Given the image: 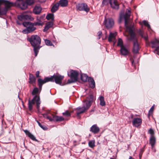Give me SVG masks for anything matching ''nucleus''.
<instances>
[{"label": "nucleus", "mask_w": 159, "mask_h": 159, "mask_svg": "<svg viewBox=\"0 0 159 159\" xmlns=\"http://www.w3.org/2000/svg\"><path fill=\"white\" fill-rule=\"evenodd\" d=\"M62 115L66 117H70L71 116V114L69 112V111L66 110L65 112L62 113Z\"/></svg>", "instance_id": "42"}, {"label": "nucleus", "mask_w": 159, "mask_h": 159, "mask_svg": "<svg viewBox=\"0 0 159 159\" xmlns=\"http://www.w3.org/2000/svg\"><path fill=\"white\" fill-rule=\"evenodd\" d=\"M149 144L152 148H153L156 143V139L154 136H151L149 139Z\"/></svg>", "instance_id": "17"}, {"label": "nucleus", "mask_w": 159, "mask_h": 159, "mask_svg": "<svg viewBox=\"0 0 159 159\" xmlns=\"http://www.w3.org/2000/svg\"><path fill=\"white\" fill-rule=\"evenodd\" d=\"M152 48H155V51L159 52V40L155 39L151 42Z\"/></svg>", "instance_id": "12"}, {"label": "nucleus", "mask_w": 159, "mask_h": 159, "mask_svg": "<svg viewBox=\"0 0 159 159\" xmlns=\"http://www.w3.org/2000/svg\"><path fill=\"white\" fill-rule=\"evenodd\" d=\"M120 54L124 56L127 55L129 53L128 48L125 45L120 48Z\"/></svg>", "instance_id": "13"}, {"label": "nucleus", "mask_w": 159, "mask_h": 159, "mask_svg": "<svg viewBox=\"0 0 159 159\" xmlns=\"http://www.w3.org/2000/svg\"><path fill=\"white\" fill-rule=\"evenodd\" d=\"M142 154H141V153H139V157L140 158L141 157V155H142Z\"/></svg>", "instance_id": "59"}, {"label": "nucleus", "mask_w": 159, "mask_h": 159, "mask_svg": "<svg viewBox=\"0 0 159 159\" xmlns=\"http://www.w3.org/2000/svg\"><path fill=\"white\" fill-rule=\"evenodd\" d=\"M77 10L80 11H84L88 12L89 11V8L87 5L84 3H78L76 5Z\"/></svg>", "instance_id": "6"}, {"label": "nucleus", "mask_w": 159, "mask_h": 159, "mask_svg": "<svg viewBox=\"0 0 159 159\" xmlns=\"http://www.w3.org/2000/svg\"><path fill=\"white\" fill-rule=\"evenodd\" d=\"M130 60L131 61V62L132 64V65H133V63H134V61L133 59L132 58H130Z\"/></svg>", "instance_id": "56"}, {"label": "nucleus", "mask_w": 159, "mask_h": 159, "mask_svg": "<svg viewBox=\"0 0 159 159\" xmlns=\"http://www.w3.org/2000/svg\"><path fill=\"white\" fill-rule=\"evenodd\" d=\"M59 6H60L62 7H66L68 5V1L67 0H60L59 2Z\"/></svg>", "instance_id": "28"}, {"label": "nucleus", "mask_w": 159, "mask_h": 159, "mask_svg": "<svg viewBox=\"0 0 159 159\" xmlns=\"http://www.w3.org/2000/svg\"><path fill=\"white\" fill-rule=\"evenodd\" d=\"M129 159H134L133 157L131 156H130L129 158Z\"/></svg>", "instance_id": "58"}, {"label": "nucleus", "mask_w": 159, "mask_h": 159, "mask_svg": "<svg viewBox=\"0 0 159 159\" xmlns=\"http://www.w3.org/2000/svg\"><path fill=\"white\" fill-rule=\"evenodd\" d=\"M32 13V12L30 11H27L26 12H25V13H24L25 20H29L31 21H32L34 20V18H33L30 15L25 14V13Z\"/></svg>", "instance_id": "24"}, {"label": "nucleus", "mask_w": 159, "mask_h": 159, "mask_svg": "<svg viewBox=\"0 0 159 159\" xmlns=\"http://www.w3.org/2000/svg\"><path fill=\"white\" fill-rule=\"evenodd\" d=\"M110 159H114V158H110Z\"/></svg>", "instance_id": "62"}, {"label": "nucleus", "mask_w": 159, "mask_h": 159, "mask_svg": "<svg viewBox=\"0 0 159 159\" xmlns=\"http://www.w3.org/2000/svg\"><path fill=\"white\" fill-rule=\"evenodd\" d=\"M53 118H54V121L55 122H61L65 120V119L61 116L54 115Z\"/></svg>", "instance_id": "29"}, {"label": "nucleus", "mask_w": 159, "mask_h": 159, "mask_svg": "<svg viewBox=\"0 0 159 159\" xmlns=\"http://www.w3.org/2000/svg\"><path fill=\"white\" fill-rule=\"evenodd\" d=\"M53 82H55L57 84L61 85L62 81L64 78V76L59 74L56 75L54 74L53 75Z\"/></svg>", "instance_id": "8"}, {"label": "nucleus", "mask_w": 159, "mask_h": 159, "mask_svg": "<svg viewBox=\"0 0 159 159\" xmlns=\"http://www.w3.org/2000/svg\"><path fill=\"white\" fill-rule=\"evenodd\" d=\"M38 85L39 86V88L40 90V92L42 89L43 85L45 83L44 82V80H43L42 79L40 78L39 79H38Z\"/></svg>", "instance_id": "27"}, {"label": "nucleus", "mask_w": 159, "mask_h": 159, "mask_svg": "<svg viewBox=\"0 0 159 159\" xmlns=\"http://www.w3.org/2000/svg\"><path fill=\"white\" fill-rule=\"evenodd\" d=\"M148 132L150 134H151V136H154V130L152 128H150L149 129Z\"/></svg>", "instance_id": "48"}, {"label": "nucleus", "mask_w": 159, "mask_h": 159, "mask_svg": "<svg viewBox=\"0 0 159 159\" xmlns=\"http://www.w3.org/2000/svg\"><path fill=\"white\" fill-rule=\"evenodd\" d=\"M144 39L146 40V41H147L148 40V36H143V37H142Z\"/></svg>", "instance_id": "54"}, {"label": "nucleus", "mask_w": 159, "mask_h": 159, "mask_svg": "<svg viewBox=\"0 0 159 159\" xmlns=\"http://www.w3.org/2000/svg\"><path fill=\"white\" fill-rule=\"evenodd\" d=\"M5 0H0V5L4 4Z\"/></svg>", "instance_id": "53"}, {"label": "nucleus", "mask_w": 159, "mask_h": 159, "mask_svg": "<svg viewBox=\"0 0 159 159\" xmlns=\"http://www.w3.org/2000/svg\"><path fill=\"white\" fill-rule=\"evenodd\" d=\"M117 33L115 32L114 33L110 32V34L108 38V40L109 42H111L113 41V40L115 39V37L117 35Z\"/></svg>", "instance_id": "20"}, {"label": "nucleus", "mask_w": 159, "mask_h": 159, "mask_svg": "<svg viewBox=\"0 0 159 159\" xmlns=\"http://www.w3.org/2000/svg\"><path fill=\"white\" fill-rule=\"evenodd\" d=\"M53 25V22L49 21L46 23L44 28L43 30L44 32H46L50 28L52 27Z\"/></svg>", "instance_id": "15"}, {"label": "nucleus", "mask_w": 159, "mask_h": 159, "mask_svg": "<svg viewBox=\"0 0 159 159\" xmlns=\"http://www.w3.org/2000/svg\"><path fill=\"white\" fill-rule=\"evenodd\" d=\"M51 116L50 115H48L46 114H43V116L44 117L49 120L50 121H54V118L53 117L54 116V115L51 114Z\"/></svg>", "instance_id": "25"}, {"label": "nucleus", "mask_w": 159, "mask_h": 159, "mask_svg": "<svg viewBox=\"0 0 159 159\" xmlns=\"http://www.w3.org/2000/svg\"><path fill=\"white\" fill-rule=\"evenodd\" d=\"M127 11H126L125 15H123L122 14H120L119 22L120 23L123 18H124L125 26L127 30L129 31L130 35L129 39L130 40H133L134 41L137 39L135 38V34L133 30V27L128 26L129 22V20L130 18L131 12L130 10L127 9Z\"/></svg>", "instance_id": "1"}, {"label": "nucleus", "mask_w": 159, "mask_h": 159, "mask_svg": "<svg viewBox=\"0 0 159 159\" xmlns=\"http://www.w3.org/2000/svg\"><path fill=\"white\" fill-rule=\"evenodd\" d=\"M90 107V105L88 103L87 105L84 104L82 107H78L76 108L77 110L76 114L77 116L82 113H84L86 110H88Z\"/></svg>", "instance_id": "7"}, {"label": "nucleus", "mask_w": 159, "mask_h": 159, "mask_svg": "<svg viewBox=\"0 0 159 159\" xmlns=\"http://www.w3.org/2000/svg\"><path fill=\"white\" fill-rule=\"evenodd\" d=\"M59 7V3H56L52 6L51 9V11L53 13L55 12L58 9Z\"/></svg>", "instance_id": "30"}, {"label": "nucleus", "mask_w": 159, "mask_h": 159, "mask_svg": "<svg viewBox=\"0 0 159 159\" xmlns=\"http://www.w3.org/2000/svg\"><path fill=\"white\" fill-rule=\"evenodd\" d=\"M139 33L141 36L142 37H143V33L142 31L141 30H140L139 31Z\"/></svg>", "instance_id": "52"}, {"label": "nucleus", "mask_w": 159, "mask_h": 159, "mask_svg": "<svg viewBox=\"0 0 159 159\" xmlns=\"http://www.w3.org/2000/svg\"><path fill=\"white\" fill-rule=\"evenodd\" d=\"M139 45L137 40L133 41V52L134 53L136 54L139 52Z\"/></svg>", "instance_id": "11"}, {"label": "nucleus", "mask_w": 159, "mask_h": 159, "mask_svg": "<svg viewBox=\"0 0 159 159\" xmlns=\"http://www.w3.org/2000/svg\"><path fill=\"white\" fill-rule=\"evenodd\" d=\"M70 75L68 74V75L70 78V79H69L67 82V84H69L76 82L78 79L79 75L78 72L75 70H71L70 71Z\"/></svg>", "instance_id": "5"}, {"label": "nucleus", "mask_w": 159, "mask_h": 159, "mask_svg": "<svg viewBox=\"0 0 159 159\" xmlns=\"http://www.w3.org/2000/svg\"><path fill=\"white\" fill-rule=\"evenodd\" d=\"M88 82H89L90 87L91 88L93 89L95 87V82L93 78L89 77L88 78Z\"/></svg>", "instance_id": "18"}, {"label": "nucleus", "mask_w": 159, "mask_h": 159, "mask_svg": "<svg viewBox=\"0 0 159 159\" xmlns=\"http://www.w3.org/2000/svg\"><path fill=\"white\" fill-rule=\"evenodd\" d=\"M35 102L37 107L38 109L40 103L39 96L35 95L31 100H29L28 108L30 111L32 109L33 105L34 104Z\"/></svg>", "instance_id": "4"}, {"label": "nucleus", "mask_w": 159, "mask_h": 159, "mask_svg": "<svg viewBox=\"0 0 159 159\" xmlns=\"http://www.w3.org/2000/svg\"><path fill=\"white\" fill-rule=\"evenodd\" d=\"M44 42L45 44L48 46H52L54 47V45L52 43V42L49 40L48 39H45Z\"/></svg>", "instance_id": "38"}, {"label": "nucleus", "mask_w": 159, "mask_h": 159, "mask_svg": "<svg viewBox=\"0 0 159 159\" xmlns=\"http://www.w3.org/2000/svg\"><path fill=\"white\" fill-rule=\"evenodd\" d=\"M103 23L107 29L111 28L114 25V22L111 18L105 19Z\"/></svg>", "instance_id": "9"}, {"label": "nucleus", "mask_w": 159, "mask_h": 159, "mask_svg": "<svg viewBox=\"0 0 159 159\" xmlns=\"http://www.w3.org/2000/svg\"><path fill=\"white\" fill-rule=\"evenodd\" d=\"M139 23L140 24V25H141L142 24V23L141 22H139Z\"/></svg>", "instance_id": "61"}, {"label": "nucleus", "mask_w": 159, "mask_h": 159, "mask_svg": "<svg viewBox=\"0 0 159 159\" xmlns=\"http://www.w3.org/2000/svg\"><path fill=\"white\" fill-rule=\"evenodd\" d=\"M112 0H103L102 2V4L103 5H108L109 3L110 4L111 1Z\"/></svg>", "instance_id": "45"}, {"label": "nucleus", "mask_w": 159, "mask_h": 159, "mask_svg": "<svg viewBox=\"0 0 159 159\" xmlns=\"http://www.w3.org/2000/svg\"><path fill=\"white\" fill-rule=\"evenodd\" d=\"M29 83L30 84H33L35 82L36 78L34 75L31 74H29Z\"/></svg>", "instance_id": "22"}, {"label": "nucleus", "mask_w": 159, "mask_h": 159, "mask_svg": "<svg viewBox=\"0 0 159 159\" xmlns=\"http://www.w3.org/2000/svg\"><path fill=\"white\" fill-rule=\"evenodd\" d=\"M117 45L118 46L120 47V48H121V47H122V46H125L123 44V42L121 39L119 38L118 39L117 43Z\"/></svg>", "instance_id": "40"}, {"label": "nucleus", "mask_w": 159, "mask_h": 159, "mask_svg": "<svg viewBox=\"0 0 159 159\" xmlns=\"http://www.w3.org/2000/svg\"><path fill=\"white\" fill-rule=\"evenodd\" d=\"M144 148H142L140 150V153L142 154L143 152L144 151Z\"/></svg>", "instance_id": "55"}, {"label": "nucleus", "mask_w": 159, "mask_h": 159, "mask_svg": "<svg viewBox=\"0 0 159 159\" xmlns=\"http://www.w3.org/2000/svg\"><path fill=\"white\" fill-rule=\"evenodd\" d=\"M87 100H85L84 102H85V105H87L89 103L90 106L91 105V103L93 100V96L92 95H89L87 98Z\"/></svg>", "instance_id": "23"}, {"label": "nucleus", "mask_w": 159, "mask_h": 159, "mask_svg": "<svg viewBox=\"0 0 159 159\" xmlns=\"http://www.w3.org/2000/svg\"><path fill=\"white\" fill-rule=\"evenodd\" d=\"M36 121L38 124V125L39 126H41L42 125L41 124V123L39 121H38V120H36Z\"/></svg>", "instance_id": "57"}, {"label": "nucleus", "mask_w": 159, "mask_h": 159, "mask_svg": "<svg viewBox=\"0 0 159 159\" xmlns=\"http://www.w3.org/2000/svg\"><path fill=\"white\" fill-rule=\"evenodd\" d=\"M39 92V93L40 92L39 89L37 87H35L34 89L32 92V94L33 95H35L37 94Z\"/></svg>", "instance_id": "36"}, {"label": "nucleus", "mask_w": 159, "mask_h": 159, "mask_svg": "<svg viewBox=\"0 0 159 159\" xmlns=\"http://www.w3.org/2000/svg\"><path fill=\"white\" fill-rule=\"evenodd\" d=\"M37 20V21L36 22L34 23L35 26L43 25V23L40 20L38 19Z\"/></svg>", "instance_id": "41"}, {"label": "nucleus", "mask_w": 159, "mask_h": 159, "mask_svg": "<svg viewBox=\"0 0 159 159\" xmlns=\"http://www.w3.org/2000/svg\"><path fill=\"white\" fill-rule=\"evenodd\" d=\"M42 10V8L40 6H36L33 9V12L35 14H39Z\"/></svg>", "instance_id": "19"}, {"label": "nucleus", "mask_w": 159, "mask_h": 159, "mask_svg": "<svg viewBox=\"0 0 159 159\" xmlns=\"http://www.w3.org/2000/svg\"><path fill=\"white\" fill-rule=\"evenodd\" d=\"M39 71H37L36 72V76L37 77H39Z\"/></svg>", "instance_id": "51"}, {"label": "nucleus", "mask_w": 159, "mask_h": 159, "mask_svg": "<svg viewBox=\"0 0 159 159\" xmlns=\"http://www.w3.org/2000/svg\"><path fill=\"white\" fill-rule=\"evenodd\" d=\"M142 123V120L140 118H135L132 121L133 125L136 127H138L140 126Z\"/></svg>", "instance_id": "10"}, {"label": "nucleus", "mask_w": 159, "mask_h": 159, "mask_svg": "<svg viewBox=\"0 0 159 159\" xmlns=\"http://www.w3.org/2000/svg\"><path fill=\"white\" fill-rule=\"evenodd\" d=\"M23 25L26 28L22 32L24 34H27L34 32L36 29L34 23L30 22H24L22 23Z\"/></svg>", "instance_id": "3"}, {"label": "nucleus", "mask_w": 159, "mask_h": 159, "mask_svg": "<svg viewBox=\"0 0 159 159\" xmlns=\"http://www.w3.org/2000/svg\"><path fill=\"white\" fill-rule=\"evenodd\" d=\"M7 10L6 8L1 9L0 8V15H5L6 14Z\"/></svg>", "instance_id": "39"}, {"label": "nucleus", "mask_w": 159, "mask_h": 159, "mask_svg": "<svg viewBox=\"0 0 159 159\" xmlns=\"http://www.w3.org/2000/svg\"><path fill=\"white\" fill-rule=\"evenodd\" d=\"M27 40L29 41L33 47V50L35 53V56L36 57L41 46H40L41 39L38 35H33L30 37L27 38Z\"/></svg>", "instance_id": "2"}, {"label": "nucleus", "mask_w": 159, "mask_h": 159, "mask_svg": "<svg viewBox=\"0 0 159 159\" xmlns=\"http://www.w3.org/2000/svg\"><path fill=\"white\" fill-rule=\"evenodd\" d=\"M90 131L94 134H97L100 130L99 128L97 126V125H94L90 128Z\"/></svg>", "instance_id": "16"}, {"label": "nucleus", "mask_w": 159, "mask_h": 159, "mask_svg": "<svg viewBox=\"0 0 159 159\" xmlns=\"http://www.w3.org/2000/svg\"><path fill=\"white\" fill-rule=\"evenodd\" d=\"M17 18L18 20L21 21L24 20L25 18L24 14L18 16L17 17Z\"/></svg>", "instance_id": "46"}, {"label": "nucleus", "mask_w": 159, "mask_h": 159, "mask_svg": "<svg viewBox=\"0 0 159 159\" xmlns=\"http://www.w3.org/2000/svg\"><path fill=\"white\" fill-rule=\"evenodd\" d=\"M95 142L94 140L89 141L88 143L89 146L91 148H93L95 146Z\"/></svg>", "instance_id": "37"}, {"label": "nucleus", "mask_w": 159, "mask_h": 159, "mask_svg": "<svg viewBox=\"0 0 159 159\" xmlns=\"http://www.w3.org/2000/svg\"><path fill=\"white\" fill-rule=\"evenodd\" d=\"M89 78L88 75L85 74H82L81 75V79L83 82H86L88 81V78Z\"/></svg>", "instance_id": "34"}, {"label": "nucleus", "mask_w": 159, "mask_h": 159, "mask_svg": "<svg viewBox=\"0 0 159 159\" xmlns=\"http://www.w3.org/2000/svg\"><path fill=\"white\" fill-rule=\"evenodd\" d=\"M24 132L25 134L30 137V139L36 141L37 140L35 137L29 131L27 130H24Z\"/></svg>", "instance_id": "26"}, {"label": "nucleus", "mask_w": 159, "mask_h": 159, "mask_svg": "<svg viewBox=\"0 0 159 159\" xmlns=\"http://www.w3.org/2000/svg\"><path fill=\"white\" fill-rule=\"evenodd\" d=\"M99 99L100 102V105L102 106H104L106 105V103L104 100V98L102 96H100Z\"/></svg>", "instance_id": "31"}, {"label": "nucleus", "mask_w": 159, "mask_h": 159, "mask_svg": "<svg viewBox=\"0 0 159 159\" xmlns=\"http://www.w3.org/2000/svg\"><path fill=\"white\" fill-rule=\"evenodd\" d=\"M17 23L18 24H20V23H19L18 22V21H17Z\"/></svg>", "instance_id": "60"}, {"label": "nucleus", "mask_w": 159, "mask_h": 159, "mask_svg": "<svg viewBox=\"0 0 159 159\" xmlns=\"http://www.w3.org/2000/svg\"><path fill=\"white\" fill-rule=\"evenodd\" d=\"M54 78H53V75L51 76L50 77H45L44 79V81L45 83H46L47 82L51 81L53 82V79Z\"/></svg>", "instance_id": "35"}, {"label": "nucleus", "mask_w": 159, "mask_h": 159, "mask_svg": "<svg viewBox=\"0 0 159 159\" xmlns=\"http://www.w3.org/2000/svg\"><path fill=\"white\" fill-rule=\"evenodd\" d=\"M4 4L6 8H9L13 6V3L11 2H10L8 1L5 0Z\"/></svg>", "instance_id": "32"}, {"label": "nucleus", "mask_w": 159, "mask_h": 159, "mask_svg": "<svg viewBox=\"0 0 159 159\" xmlns=\"http://www.w3.org/2000/svg\"><path fill=\"white\" fill-rule=\"evenodd\" d=\"M98 39H99L102 36V32L101 31H99L98 33Z\"/></svg>", "instance_id": "49"}, {"label": "nucleus", "mask_w": 159, "mask_h": 159, "mask_svg": "<svg viewBox=\"0 0 159 159\" xmlns=\"http://www.w3.org/2000/svg\"><path fill=\"white\" fill-rule=\"evenodd\" d=\"M110 5L114 9L118 10L119 8V4L116 0H112L110 2Z\"/></svg>", "instance_id": "14"}, {"label": "nucleus", "mask_w": 159, "mask_h": 159, "mask_svg": "<svg viewBox=\"0 0 159 159\" xmlns=\"http://www.w3.org/2000/svg\"><path fill=\"white\" fill-rule=\"evenodd\" d=\"M40 127L44 130H46L48 129L47 127L45 125H41V126Z\"/></svg>", "instance_id": "50"}, {"label": "nucleus", "mask_w": 159, "mask_h": 159, "mask_svg": "<svg viewBox=\"0 0 159 159\" xmlns=\"http://www.w3.org/2000/svg\"><path fill=\"white\" fill-rule=\"evenodd\" d=\"M18 5L21 9L22 10L25 9L28 7V5L26 2L23 1L20 2Z\"/></svg>", "instance_id": "21"}, {"label": "nucleus", "mask_w": 159, "mask_h": 159, "mask_svg": "<svg viewBox=\"0 0 159 159\" xmlns=\"http://www.w3.org/2000/svg\"><path fill=\"white\" fill-rule=\"evenodd\" d=\"M154 106L153 105V106H152L151 108L149 110V111H148V117H150V116L152 114V112H153V110H154Z\"/></svg>", "instance_id": "44"}, {"label": "nucleus", "mask_w": 159, "mask_h": 159, "mask_svg": "<svg viewBox=\"0 0 159 159\" xmlns=\"http://www.w3.org/2000/svg\"><path fill=\"white\" fill-rule=\"evenodd\" d=\"M142 23L143 24L146 26L148 28L150 29V26L149 24H148V22L146 20H143L142 21Z\"/></svg>", "instance_id": "43"}, {"label": "nucleus", "mask_w": 159, "mask_h": 159, "mask_svg": "<svg viewBox=\"0 0 159 159\" xmlns=\"http://www.w3.org/2000/svg\"><path fill=\"white\" fill-rule=\"evenodd\" d=\"M26 3L28 5H31L34 3V0H26Z\"/></svg>", "instance_id": "47"}, {"label": "nucleus", "mask_w": 159, "mask_h": 159, "mask_svg": "<svg viewBox=\"0 0 159 159\" xmlns=\"http://www.w3.org/2000/svg\"><path fill=\"white\" fill-rule=\"evenodd\" d=\"M46 18L48 20L51 19V21L53 22L54 20V16L53 14L50 13L48 14L46 16Z\"/></svg>", "instance_id": "33"}]
</instances>
